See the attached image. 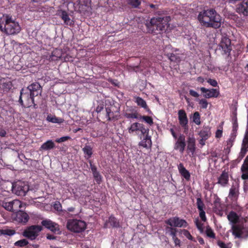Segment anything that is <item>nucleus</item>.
I'll list each match as a JSON object with an SVG mask.
<instances>
[{
    "mask_svg": "<svg viewBox=\"0 0 248 248\" xmlns=\"http://www.w3.org/2000/svg\"><path fill=\"white\" fill-rule=\"evenodd\" d=\"M175 52L171 53L168 58L171 62H179L181 61V58L179 54L174 53Z\"/></svg>",
    "mask_w": 248,
    "mask_h": 248,
    "instance_id": "e433bc0d",
    "label": "nucleus"
},
{
    "mask_svg": "<svg viewBox=\"0 0 248 248\" xmlns=\"http://www.w3.org/2000/svg\"><path fill=\"white\" fill-rule=\"evenodd\" d=\"M13 209L12 212H18L22 207V203L21 201L18 200H13Z\"/></svg>",
    "mask_w": 248,
    "mask_h": 248,
    "instance_id": "473e14b6",
    "label": "nucleus"
},
{
    "mask_svg": "<svg viewBox=\"0 0 248 248\" xmlns=\"http://www.w3.org/2000/svg\"><path fill=\"white\" fill-rule=\"evenodd\" d=\"M139 145L146 149L151 148L152 145L151 136L149 135H145L143 140L139 142Z\"/></svg>",
    "mask_w": 248,
    "mask_h": 248,
    "instance_id": "b1692460",
    "label": "nucleus"
},
{
    "mask_svg": "<svg viewBox=\"0 0 248 248\" xmlns=\"http://www.w3.org/2000/svg\"><path fill=\"white\" fill-rule=\"evenodd\" d=\"M71 139V137H69V136H64V137H62L60 138H59V139H57L56 140V142H58V143H61V142H64L65 141H67Z\"/></svg>",
    "mask_w": 248,
    "mask_h": 248,
    "instance_id": "0e129e2a",
    "label": "nucleus"
},
{
    "mask_svg": "<svg viewBox=\"0 0 248 248\" xmlns=\"http://www.w3.org/2000/svg\"><path fill=\"white\" fill-rule=\"evenodd\" d=\"M13 201L10 202H3L2 206L7 211L12 212L13 209Z\"/></svg>",
    "mask_w": 248,
    "mask_h": 248,
    "instance_id": "de8ad7c7",
    "label": "nucleus"
},
{
    "mask_svg": "<svg viewBox=\"0 0 248 248\" xmlns=\"http://www.w3.org/2000/svg\"><path fill=\"white\" fill-rule=\"evenodd\" d=\"M76 8L80 14H84L91 6V0H78Z\"/></svg>",
    "mask_w": 248,
    "mask_h": 248,
    "instance_id": "f8f14e48",
    "label": "nucleus"
},
{
    "mask_svg": "<svg viewBox=\"0 0 248 248\" xmlns=\"http://www.w3.org/2000/svg\"><path fill=\"white\" fill-rule=\"evenodd\" d=\"M29 190V186L21 181L17 182L12 185L13 192L18 196H25Z\"/></svg>",
    "mask_w": 248,
    "mask_h": 248,
    "instance_id": "0eeeda50",
    "label": "nucleus"
},
{
    "mask_svg": "<svg viewBox=\"0 0 248 248\" xmlns=\"http://www.w3.org/2000/svg\"><path fill=\"white\" fill-rule=\"evenodd\" d=\"M29 219V217L28 215L26 213L21 211L16 213L15 217V221L24 224H26L28 221Z\"/></svg>",
    "mask_w": 248,
    "mask_h": 248,
    "instance_id": "a211bd4d",
    "label": "nucleus"
},
{
    "mask_svg": "<svg viewBox=\"0 0 248 248\" xmlns=\"http://www.w3.org/2000/svg\"><path fill=\"white\" fill-rule=\"evenodd\" d=\"M128 5L134 8H138L141 4L140 0H127Z\"/></svg>",
    "mask_w": 248,
    "mask_h": 248,
    "instance_id": "4c0bfd02",
    "label": "nucleus"
},
{
    "mask_svg": "<svg viewBox=\"0 0 248 248\" xmlns=\"http://www.w3.org/2000/svg\"><path fill=\"white\" fill-rule=\"evenodd\" d=\"M177 51H178V49L172 47L171 45H167L164 48V55L168 57L170 55L171 53L172 52H176Z\"/></svg>",
    "mask_w": 248,
    "mask_h": 248,
    "instance_id": "f704fd0d",
    "label": "nucleus"
},
{
    "mask_svg": "<svg viewBox=\"0 0 248 248\" xmlns=\"http://www.w3.org/2000/svg\"><path fill=\"white\" fill-rule=\"evenodd\" d=\"M186 146L185 136L180 134L174 145V149L178 150L183 154Z\"/></svg>",
    "mask_w": 248,
    "mask_h": 248,
    "instance_id": "ddd939ff",
    "label": "nucleus"
},
{
    "mask_svg": "<svg viewBox=\"0 0 248 248\" xmlns=\"http://www.w3.org/2000/svg\"><path fill=\"white\" fill-rule=\"evenodd\" d=\"M165 224L170 226H174L175 227H184L186 228L188 226V223L184 219H181L178 217H170L165 221Z\"/></svg>",
    "mask_w": 248,
    "mask_h": 248,
    "instance_id": "6e6552de",
    "label": "nucleus"
},
{
    "mask_svg": "<svg viewBox=\"0 0 248 248\" xmlns=\"http://www.w3.org/2000/svg\"><path fill=\"white\" fill-rule=\"evenodd\" d=\"M178 169L180 174L182 177H183L186 181L190 180V174L185 168L183 163H181L178 165Z\"/></svg>",
    "mask_w": 248,
    "mask_h": 248,
    "instance_id": "412c9836",
    "label": "nucleus"
},
{
    "mask_svg": "<svg viewBox=\"0 0 248 248\" xmlns=\"http://www.w3.org/2000/svg\"><path fill=\"white\" fill-rule=\"evenodd\" d=\"M199 104L202 108L206 109L207 108L208 103L205 99H202L199 101Z\"/></svg>",
    "mask_w": 248,
    "mask_h": 248,
    "instance_id": "052dcab7",
    "label": "nucleus"
},
{
    "mask_svg": "<svg viewBox=\"0 0 248 248\" xmlns=\"http://www.w3.org/2000/svg\"><path fill=\"white\" fill-rule=\"evenodd\" d=\"M106 117L108 118V120L110 121L112 120L111 117L110 116V114L113 113L111 109L109 107H107L106 108Z\"/></svg>",
    "mask_w": 248,
    "mask_h": 248,
    "instance_id": "338daca9",
    "label": "nucleus"
},
{
    "mask_svg": "<svg viewBox=\"0 0 248 248\" xmlns=\"http://www.w3.org/2000/svg\"><path fill=\"white\" fill-rule=\"evenodd\" d=\"M177 231V229L172 226H167L165 228L166 233H169L172 237V239L176 236Z\"/></svg>",
    "mask_w": 248,
    "mask_h": 248,
    "instance_id": "7c9ffc66",
    "label": "nucleus"
},
{
    "mask_svg": "<svg viewBox=\"0 0 248 248\" xmlns=\"http://www.w3.org/2000/svg\"><path fill=\"white\" fill-rule=\"evenodd\" d=\"M217 184L221 186L225 187L229 183V174L225 170H223L221 175L217 178Z\"/></svg>",
    "mask_w": 248,
    "mask_h": 248,
    "instance_id": "6ab92c4d",
    "label": "nucleus"
},
{
    "mask_svg": "<svg viewBox=\"0 0 248 248\" xmlns=\"http://www.w3.org/2000/svg\"><path fill=\"white\" fill-rule=\"evenodd\" d=\"M47 120L50 122L55 124H61L64 122V119L61 118H58L56 116H49L47 117Z\"/></svg>",
    "mask_w": 248,
    "mask_h": 248,
    "instance_id": "c9c22d12",
    "label": "nucleus"
},
{
    "mask_svg": "<svg viewBox=\"0 0 248 248\" xmlns=\"http://www.w3.org/2000/svg\"><path fill=\"white\" fill-rule=\"evenodd\" d=\"M18 102L22 107L25 108L32 106L34 108L38 107L37 105L34 103V96L29 92L25 91L24 88L20 90Z\"/></svg>",
    "mask_w": 248,
    "mask_h": 248,
    "instance_id": "20e7f679",
    "label": "nucleus"
},
{
    "mask_svg": "<svg viewBox=\"0 0 248 248\" xmlns=\"http://www.w3.org/2000/svg\"><path fill=\"white\" fill-rule=\"evenodd\" d=\"M135 98V102L139 106L143 108L147 111H150V109L149 108L146 101L140 97H136Z\"/></svg>",
    "mask_w": 248,
    "mask_h": 248,
    "instance_id": "c85d7f7f",
    "label": "nucleus"
},
{
    "mask_svg": "<svg viewBox=\"0 0 248 248\" xmlns=\"http://www.w3.org/2000/svg\"><path fill=\"white\" fill-rule=\"evenodd\" d=\"M87 225L84 221L80 219H70L67 220L66 227L72 232L79 233L83 232Z\"/></svg>",
    "mask_w": 248,
    "mask_h": 248,
    "instance_id": "39448f33",
    "label": "nucleus"
},
{
    "mask_svg": "<svg viewBox=\"0 0 248 248\" xmlns=\"http://www.w3.org/2000/svg\"><path fill=\"white\" fill-rule=\"evenodd\" d=\"M241 170L243 173L248 172V155L246 156L244 160L243 164L241 167Z\"/></svg>",
    "mask_w": 248,
    "mask_h": 248,
    "instance_id": "49530a36",
    "label": "nucleus"
},
{
    "mask_svg": "<svg viewBox=\"0 0 248 248\" xmlns=\"http://www.w3.org/2000/svg\"><path fill=\"white\" fill-rule=\"evenodd\" d=\"M0 31L7 34H16L20 32L21 28L11 16L5 15L0 17Z\"/></svg>",
    "mask_w": 248,
    "mask_h": 248,
    "instance_id": "7ed1b4c3",
    "label": "nucleus"
},
{
    "mask_svg": "<svg viewBox=\"0 0 248 248\" xmlns=\"http://www.w3.org/2000/svg\"><path fill=\"white\" fill-rule=\"evenodd\" d=\"M200 90L202 93H205L203 96L206 98L217 97L219 94V91L216 89H208L204 87H201Z\"/></svg>",
    "mask_w": 248,
    "mask_h": 248,
    "instance_id": "2eb2a0df",
    "label": "nucleus"
},
{
    "mask_svg": "<svg viewBox=\"0 0 248 248\" xmlns=\"http://www.w3.org/2000/svg\"><path fill=\"white\" fill-rule=\"evenodd\" d=\"M178 120L180 124L184 128L187 127L188 119L186 112L184 109H180L178 111Z\"/></svg>",
    "mask_w": 248,
    "mask_h": 248,
    "instance_id": "f3484780",
    "label": "nucleus"
},
{
    "mask_svg": "<svg viewBox=\"0 0 248 248\" xmlns=\"http://www.w3.org/2000/svg\"><path fill=\"white\" fill-rule=\"evenodd\" d=\"M196 205L198 210H204L205 208V205L201 198L197 199Z\"/></svg>",
    "mask_w": 248,
    "mask_h": 248,
    "instance_id": "5fc2aeb1",
    "label": "nucleus"
},
{
    "mask_svg": "<svg viewBox=\"0 0 248 248\" xmlns=\"http://www.w3.org/2000/svg\"><path fill=\"white\" fill-rule=\"evenodd\" d=\"M170 20V17L166 16V14L151 18L149 22L147 21L146 23L148 32L157 34L165 31Z\"/></svg>",
    "mask_w": 248,
    "mask_h": 248,
    "instance_id": "f03ea898",
    "label": "nucleus"
},
{
    "mask_svg": "<svg viewBox=\"0 0 248 248\" xmlns=\"http://www.w3.org/2000/svg\"><path fill=\"white\" fill-rule=\"evenodd\" d=\"M55 147L54 142L52 140H48L42 144L40 147V151H47L53 149Z\"/></svg>",
    "mask_w": 248,
    "mask_h": 248,
    "instance_id": "a878e982",
    "label": "nucleus"
},
{
    "mask_svg": "<svg viewBox=\"0 0 248 248\" xmlns=\"http://www.w3.org/2000/svg\"><path fill=\"white\" fill-rule=\"evenodd\" d=\"M232 234L237 238H241L244 228L242 224H234L232 226Z\"/></svg>",
    "mask_w": 248,
    "mask_h": 248,
    "instance_id": "aec40b11",
    "label": "nucleus"
},
{
    "mask_svg": "<svg viewBox=\"0 0 248 248\" xmlns=\"http://www.w3.org/2000/svg\"><path fill=\"white\" fill-rule=\"evenodd\" d=\"M138 131H140L143 135H149V129L146 128L143 124L140 123Z\"/></svg>",
    "mask_w": 248,
    "mask_h": 248,
    "instance_id": "09e8293b",
    "label": "nucleus"
},
{
    "mask_svg": "<svg viewBox=\"0 0 248 248\" xmlns=\"http://www.w3.org/2000/svg\"><path fill=\"white\" fill-rule=\"evenodd\" d=\"M217 245L220 248H231L232 246V244L231 243L226 244L220 240L217 241Z\"/></svg>",
    "mask_w": 248,
    "mask_h": 248,
    "instance_id": "4d7b16f0",
    "label": "nucleus"
},
{
    "mask_svg": "<svg viewBox=\"0 0 248 248\" xmlns=\"http://www.w3.org/2000/svg\"><path fill=\"white\" fill-rule=\"evenodd\" d=\"M108 223L110 224L111 227L114 228H118L120 226L119 222L118 221L117 219L112 215L109 217Z\"/></svg>",
    "mask_w": 248,
    "mask_h": 248,
    "instance_id": "72a5a7b5",
    "label": "nucleus"
},
{
    "mask_svg": "<svg viewBox=\"0 0 248 248\" xmlns=\"http://www.w3.org/2000/svg\"><path fill=\"white\" fill-rule=\"evenodd\" d=\"M43 230L41 226L31 225L27 227L23 232V235L31 240H35Z\"/></svg>",
    "mask_w": 248,
    "mask_h": 248,
    "instance_id": "423d86ee",
    "label": "nucleus"
},
{
    "mask_svg": "<svg viewBox=\"0 0 248 248\" xmlns=\"http://www.w3.org/2000/svg\"><path fill=\"white\" fill-rule=\"evenodd\" d=\"M41 225L54 233L60 234L61 233L59 225L50 219H46L42 220Z\"/></svg>",
    "mask_w": 248,
    "mask_h": 248,
    "instance_id": "1a4fd4ad",
    "label": "nucleus"
},
{
    "mask_svg": "<svg viewBox=\"0 0 248 248\" xmlns=\"http://www.w3.org/2000/svg\"><path fill=\"white\" fill-rule=\"evenodd\" d=\"M228 220L234 224H236L239 220V217L237 214L231 211L227 216Z\"/></svg>",
    "mask_w": 248,
    "mask_h": 248,
    "instance_id": "c756f323",
    "label": "nucleus"
},
{
    "mask_svg": "<svg viewBox=\"0 0 248 248\" xmlns=\"http://www.w3.org/2000/svg\"><path fill=\"white\" fill-rule=\"evenodd\" d=\"M82 151L84 154L88 155L87 158L91 157L93 154L92 148L89 145H86L84 148H82Z\"/></svg>",
    "mask_w": 248,
    "mask_h": 248,
    "instance_id": "c03bdc74",
    "label": "nucleus"
},
{
    "mask_svg": "<svg viewBox=\"0 0 248 248\" xmlns=\"http://www.w3.org/2000/svg\"><path fill=\"white\" fill-rule=\"evenodd\" d=\"M192 120L193 122L196 124L200 125L201 124V116L199 112L196 111L194 113Z\"/></svg>",
    "mask_w": 248,
    "mask_h": 248,
    "instance_id": "a18cd8bd",
    "label": "nucleus"
},
{
    "mask_svg": "<svg viewBox=\"0 0 248 248\" xmlns=\"http://www.w3.org/2000/svg\"><path fill=\"white\" fill-rule=\"evenodd\" d=\"M1 88L4 91L8 92L12 87V84L10 81H6L1 84Z\"/></svg>",
    "mask_w": 248,
    "mask_h": 248,
    "instance_id": "37998d69",
    "label": "nucleus"
},
{
    "mask_svg": "<svg viewBox=\"0 0 248 248\" xmlns=\"http://www.w3.org/2000/svg\"><path fill=\"white\" fill-rule=\"evenodd\" d=\"M52 53L53 54V56H55V57L58 58L59 60H62L63 58V53L62 51L60 49H56L54 50Z\"/></svg>",
    "mask_w": 248,
    "mask_h": 248,
    "instance_id": "603ef678",
    "label": "nucleus"
},
{
    "mask_svg": "<svg viewBox=\"0 0 248 248\" xmlns=\"http://www.w3.org/2000/svg\"><path fill=\"white\" fill-rule=\"evenodd\" d=\"M187 150H189L192 155L195 152V139L194 137H189L187 138Z\"/></svg>",
    "mask_w": 248,
    "mask_h": 248,
    "instance_id": "bb28decb",
    "label": "nucleus"
},
{
    "mask_svg": "<svg viewBox=\"0 0 248 248\" xmlns=\"http://www.w3.org/2000/svg\"><path fill=\"white\" fill-rule=\"evenodd\" d=\"M57 15L62 18L65 25L69 26H73L74 25V21L70 18L69 15L66 11L62 10H59L57 12Z\"/></svg>",
    "mask_w": 248,
    "mask_h": 248,
    "instance_id": "4468645a",
    "label": "nucleus"
},
{
    "mask_svg": "<svg viewBox=\"0 0 248 248\" xmlns=\"http://www.w3.org/2000/svg\"><path fill=\"white\" fill-rule=\"evenodd\" d=\"M29 242L26 239H23L16 242L14 243V245L19 247H23L27 246Z\"/></svg>",
    "mask_w": 248,
    "mask_h": 248,
    "instance_id": "8fccbe9b",
    "label": "nucleus"
},
{
    "mask_svg": "<svg viewBox=\"0 0 248 248\" xmlns=\"http://www.w3.org/2000/svg\"><path fill=\"white\" fill-rule=\"evenodd\" d=\"M232 133H233V135L235 134L236 135V131L238 129V124H237V120L236 116L234 117L232 119Z\"/></svg>",
    "mask_w": 248,
    "mask_h": 248,
    "instance_id": "864d4df0",
    "label": "nucleus"
},
{
    "mask_svg": "<svg viewBox=\"0 0 248 248\" xmlns=\"http://www.w3.org/2000/svg\"><path fill=\"white\" fill-rule=\"evenodd\" d=\"M248 151V147L242 144L240 152L239 153L238 158L241 160L246 155Z\"/></svg>",
    "mask_w": 248,
    "mask_h": 248,
    "instance_id": "a19ab883",
    "label": "nucleus"
},
{
    "mask_svg": "<svg viewBox=\"0 0 248 248\" xmlns=\"http://www.w3.org/2000/svg\"><path fill=\"white\" fill-rule=\"evenodd\" d=\"M197 18L201 24L206 28L217 29L221 25L220 16L213 8L203 10L200 12Z\"/></svg>",
    "mask_w": 248,
    "mask_h": 248,
    "instance_id": "f257e3e1",
    "label": "nucleus"
},
{
    "mask_svg": "<svg viewBox=\"0 0 248 248\" xmlns=\"http://www.w3.org/2000/svg\"><path fill=\"white\" fill-rule=\"evenodd\" d=\"M141 120L144 121L146 123H147L150 126L154 124L153 118H152V117L149 116H142L141 115H140L139 120Z\"/></svg>",
    "mask_w": 248,
    "mask_h": 248,
    "instance_id": "ea45409f",
    "label": "nucleus"
},
{
    "mask_svg": "<svg viewBox=\"0 0 248 248\" xmlns=\"http://www.w3.org/2000/svg\"><path fill=\"white\" fill-rule=\"evenodd\" d=\"M219 46L221 48L224 54L230 55L232 50L231 41L227 36H223L219 43Z\"/></svg>",
    "mask_w": 248,
    "mask_h": 248,
    "instance_id": "9d476101",
    "label": "nucleus"
},
{
    "mask_svg": "<svg viewBox=\"0 0 248 248\" xmlns=\"http://www.w3.org/2000/svg\"><path fill=\"white\" fill-rule=\"evenodd\" d=\"M205 232L208 237L211 238H215V233L210 227H207Z\"/></svg>",
    "mask_w": 248,
    "mask_h": 248,
    "instance_id": "13d9d810",
    "label": "nucleus"
},
{
    "mask_svg": "<svg viewBox=\"0 0 248 248\" xmlns=\"http://www.w3.org/2000/svg\"><path fill=\"white\" fill-rule=\"evenodd\" d=\"M195 223L198 229L202 232L203 231V224L200 222L198 219L195 220Z\"/></svg>",
    "mask_w": 248,
    "mask_h": 248,
    "instance_id": "e2e57ef3",
    "label": "nucleus"
},
{
    "mask_svg": "<svg viewBox=\"0 0 248 248\" xmlns=\"http://www.w3.org/2000/svg\"><path fill=\"white\" fill-rule=\"evenodd\" d=\"M148 7L150 9V12L153 13L155 16H161V15L166 14L165 12L159 9V5L158 4H149L147 5Z\"/></svg>",
    "mask_w": 248,
    "mask_h": 248,
    "instance_id": "5701e85b",
    "label": "nucleus"
},
{
    "mask_svg": "<svg viewBox=\"0 0 248 248\" xmlns=\"http://www.w3.org/2000/svg\"><path fill=\"white\" fill-rule=\"evenodd\" d=\"M236 135L235 134L233 135V133H231L230 138L228 139V140L227 141V144L226 146L231 147L233 145V142L235 140V138H236Z\"/></svg>",
    "mask_w": 248,
    "mask_h": 248,
    "instance_id": "3c124183",
    "label": "nucleus"
},
{
    "mask_svg": "<svg viewBox=\"0 0 248 248\" xmlns=\"http://www.w3.org/2000/svg\"><path fill=\"white\" fill-rule=\"evenodd\" d=\"M199 136L202 138L200 140V143L202 144V142L203 140H207L211 135L210 129L207 127H203L199 132Z\"/></svg>",
    "mask_w": 248,
    "mask_h": 248,
    "instance_id": "393cba45",
    "label": "nucleus"
},
{
    "mask_svg": "<svg viewBox=\"0 0 248 248\" xmlns=\"http://www.w3.org/2000/svg\"><path fill=\"white\" fill-rule=\"evenodd\" d=\"M124 116L127 119H140V114L138 113L137 110L134 109L126 110L124 114Z\"/></svg>",
    "mask_w": 248,
    "mask_h": 248,
    "instance_id": "4be33fe9",
    "label": "nucleus"
},
{
    "mask_svg": "<svg viewBox=\"0 0 248 248\" xmlns=\"http://www.w3.org/2000/svg\"><path fill=\"white\" fill-rule=\"evenodd\" d=\"M242 144L248 147V131L246 132L244 139L243 140Z\"/></svg>",
    "mask_w": 248,
    "mask_h": 248,
    "instance_id": "774afa93",
    "label": "nucleus"
},
{
    "mask_svg": "<svg viewBox=\"0 0 248 248\" xmlns=\"http://www.w3.org/2000/svg\"><path fill=\"white\" fill-rule=\"evenodd\" d=\"M54 209L57 211H62V205L59 202H56L53 204Z\"/></svg>",
    "mask_w": 248,
    "mask_h": 248,
    "instance_id": "680f3d73",
    "label": "nucleus"
},
{
    "mask_svg": "<svg viewBox=\"0 0 248 248\" xmlns=\"http://www.w3.org/2000/svg\"><path fill=\"white\" fill-rule=\"evenodd\" d=\"M239 194L238 186L232 185L230 189L229 197L231 199H237Z\"/></svg>",
    "mask_w": 248,
    "mask_h": 248,
    "instance_id": "cd10ccee",
    "label": "nucleus"
},
{
    "mask_svg": "<svg viewBox=\"0 0 248 248\" xmlns=\"http://www.w3.org/2000/svg\"><path fill=\"white\" fill-rule=\"evenodd\" d=\"M213 208L215 212L220 211L222 209L220 199L216 197L213 202Z\"/></svg>",
    "mask_w": 248,
    "mask_h": 248,
    "instance_id": "2f4dec72",
    "label": "nucleus"
},
{
    "mask_svg": "<svg viewBox=\"0 0 248 248\" xmlns=\"http://www.w3.org/2000/svg\"><path fill=\"white\" fill-rule=\"evenodd\" d=\"M140 124V123L137 122L132 124L128 128L129 133L132 134L138 131Z\"/></svg>",
    "mask_w": 248,
    "mask_h": 248,
    "instance_id": "58836bf2",
    "label": "nucleus"
},
{
    "mask_svg": "<svg viewBox=\"0 0 248 248\" xmlns=\"http://www.w3.org/2000/svg\"><path fill=\"white\" fill-rule=\"evenodd\" d=\"M41 89L42 87L40 84L38 82H34L29 86H28L26 88H24L25 91H26L32 96H37L41 93Z\"/></svg>",
    "mask_w": 248,
    "mask_h": 248,
    "instance_id": "9b49d317",
    "label": "nucleus"
},
{
    "mask_svg": "<svg viewBox=\"0 0 248 248\" xmlns=\"http://www.w3.org/2000/svg\"><path fill=\"white\" fill-rule=\"evenodd\" d=\"M0 233L4 235L12 236L16 233V231L12 229H0Z\"/></svg>",
    "mask_w": 248,
    "mask_h": 248,
    "instance_id": "79ce46f5",
    "label": "nucleus"
},
{
    "mask_svg": "<svg viewBox=\"0 0 248 248\" xmlns=\"http://www.w3.org/2000/svg\"><path fill=\"white\" fill-rule=\"evenodd\" d=\"M181 232H182V233L183 234V235L185 236H186L188 239H189L191 241H194V242H196L195 239L191 235L190 233L189 232L188 230L184 229L183 230H181Z\"/></svg>",
    "mask_w": 248,
    "mask_h": 248,
    "instance_id": "6e6d98bb",
    "label": "nucleus"
},
{
    "mask_svg": "<svg viewBox=\"0 0 248 248\" xmlns=\"http://www.w3.org/2000/svg\"><path fill=\"white\" fill-rule=\"evenodd\" d=\"M236 12L244 16H248V0H244L237 5Z\"/></svg>",
    "mask_w": 248,
    "mask_h": 248,
    "instance_id": "dca6fc26",
    "label": "nucleus"
},
{
    "mask_svg": "<svg viewBox=\"0 0 248 248\" xmlns=\"http://www.w3.org/2000/svg\"><path fill=\"white\" fill-rule=\"evenodd\" d=\"M199 216L201 217V219L204 221L205 222L207 220L206 215H205V212L204 211V210H199Z\"/></svg>",
    "mask_w": 248,
    "mask_h": 248,
    "instance_id": "69168bd1",
    "label": "nucleus"
},
{
    "mask_svg": "<svg viewBox=\"0 0 248 248\" xmlns=\"http://www.w3.org/2000/svg\"><path fill=\"white\" fill-rule=\"evenodd\" d=\"M93 176L96 182V183L98 184H100L102 181V177L100 175L99 172L93 174Z\"/></svg>",
    "mask_w": 248,
    "mask_h": 248,
    "instance_id": "bf43d9fd",
    "label": "nucleus"
}]
</instances>
